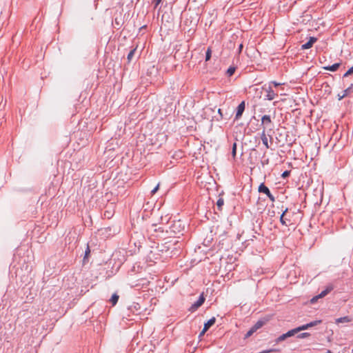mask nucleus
Instances as JSON below:
<instances>
[{"mask_svg": "<svg viewBox=\"0 0 353 353\" xmlns=\"http://www.w3.org/2000/svg\"><path fill=\"white\" fill-rule=\"evenodd\" d=\"M298 333L297 331H296V329L294 328V329H292L291 330H289L288 332H286L285 334H283L282 335H281L280 336H279L276 340V343H279V342H281L282 341H284L288 337H291L292 336H294L295 334Z\"/></svg>", "mask_w": 353, "mask_h": 353, "instance_id": "nucleus-2", "label": "nucleus"}, {"mask_svg": "<svg viewBox=\"0 0 353 353\" xmlns=\"http://www.w3.org/2000/svg\"><path fill=\"white\" fill-rule=\"evenodd\" d=\"M271 83H272L274 86H279L280 85H282L283 83H278L276 81H272Z\"/></svg>", "mask_w": 353, "mask_h": 353, "instance_id": "nucleus-29", "label": "nucleus"}, {"mask_svg": "<svg viewBox=\"0 0 353 353\" xmlns=\"http://www.w3.org/2000/svg\"><path fill=\"white\" fill-rule=\"evenodd\" d=\"M206 332H204V328H203V330L201 332V333L199 334V337L202 336L203 335H204V334Z\"/></svg>", "mask_w": 353, "mask_h": 353, "instance_id": "nucleus-33", "label": "nucleus"}, {"mask_svg": "<svg viewBox=\"0 0 353 353\" xmlns=\"http://www.w3.org/2000/svg\"><path fill=\"white\" fill-rule=\"evenodd\" d=\"M236 154V143H234L233 145H232V154L234 158L235 157Z\"/></svg>", "mask_w": 353, "mask_h": 353, "instance_id": "nucleus-22", "label": "nucleus"}, {"mask_svg": "<svg viewBox=\"0 0 353 353\" xmlns=\"http://www.w3.org/2000/svg\"><path fill=\"white\" fill-rule=\"evenodd\" d=\"M245 110V101H242L237 107V111L236 113V119H239Z\"/></svg>", "mask_w": 353, "mask_h": 353, "instance_id": "nucleus-7", "label": "nucleus"}, {"mask_svg": "<svg viewBox=\"0 0 353 353\" xmlns=\"http://www.w3.org/2000/svg\"><path fill=\"white\" fill-rule=\"evenodd\" d=\"M261 139L262 140V142H263V145L265 146V148H269L270 146H269V144H268V135L266 134L265 130H263V131H262V133H261Z\"/></svg>", "mask_w": 353, "mask_h": 353, "instance_id": "nucleus-9", "label": "nucleus"}, {"mask_svg": "<svg viewBox=\"0 0 353 353\" xmlns=\"http://www.w3.org/2000/svg\"><path fill=\"white\" fill-rule=\"evenodd\" d=\"M90 252V250L89 246L88 245L86 250L85 252V257H87L89 255Z\"/></svg>", "mask_w": 353, "mask_h": 353, "instance_id": "nucleus-28", "label": "nucleus"}, {"mask_svg": "<svg viewBox=\"0 0 353 353\" xmlns=\"http://www.w3.org/2000/svg\"><path fill=\"white\" fill-rule=\"evenodd\" d=\"M276 351L275 350H264L260 353H270V352H274Z\"/></svg>", "mask_w": 353, "mask_h": 353, "instance_id": "nucleus-30", "label": "nucleus"}, {"mask_svg": "<svg viewBox=\"0 0 353 353\" xmlns=\"http://www.w3.org/2000/svg\"><path fill=\"white\" fill-rule=\"evenodd\" d=\"M339 66H340V63H337L333 64L332 65L324 67V69L326 70H330V71H332V72H334V71H336L338 70Z\"/></svg>", "mask_w": 353, "mask_h": 353, "instance_id": "nucleus-12", "label": "nucleus"}, {"mask_svg": "<svg viewBox=\"0 0 353 353\" xmlns=\"http://www.w3.org/2000/svg\"><path fill=\"white\" fill-rule=\"evenodd\" d=\"M235 68L234 67H230L228 70H227V74H228L229 77L233 75V74L235 72Z\"/></svg>", "mask_w": 353, "mask_h": 353, "instance_id": "nucleus-18", "label": "nucleus"}, {"mask_svg": "<svg viewBox=\"0 0 353 353\" xmlns=\"http://www.w3.org/2000/svg\"><path fill=\"white\" fill-rule=\"evenodd\" d=\"M216 321L215 317L211 318L210 320H208L205 324H204V332H207L209 328L212 326Z\"/></svg>", "mask_w": 353, "mask_h": 353, "instance_id": "nucleus-10", "label": "nucleus"}, {"mask_svg": "<svg viewBox=\"0 0 353 353\" xmlns=\"http://www.w3.org/2000/svg\"><path fill=\"white\" fill-rule=\"evenodd\" d=\"M159 188V184H158L151 192L152 194H154Z\"/></svg>", "mask_w": 353, "mask_h": 353, "instance_id": "nucleus-26", "label": "nucleus"}, {"mask_svg": "<svg viewBox=\"0 0 353 353\" xmlns=\"http://www.w3.org/2000/svg\"><path fill=\"white\" fill-rule=\"evenodd\" d=\"M256 331L254 330H253L252 327H251L250 329V330L246 333L245 337V338H248L250 336H251Z\"/></svg>", "mask_w": 353, "mask_h": 353, "instance_id": "nucleus-21", "label": "nucleus"}, {"mask_svg": "<svg viewBox=\"0 0 353 353\" xmlns=\"http://www.w3.org/2000/svg\"><path fill=\"white\" fill-rule=\"evenodd\" d=\"M272 123L270 117L269 115H264L261 118V125L263 126V130L270 126Z\"/></svg>", "mask_w": 353, "mask_h": 353, "instance_id": "nucleus-4", "label": "nucleus"}, {"mask_svg": "<svg viewBox=\"0 0 353 353\" xmlns=\"http://www.w3.org/2000/svg\"><path fill=\"white\" fill-rule=\"evenodd\" d=\"M317 41V39L316 37H311L309 39V41L305 43V44H303L302 46H301V48L303 50H307V49H310V48H312V46H313V44Z\"/></svg>", "mask_w": 353, "mask_h": 353, "instance_id": "nucleus-6", "label": "nucleus"}, {"mask_svg": "<svg viewBox=\"0 0 353 353\" xmlns=\"http://www.w3.org/2000/svg\"><path fill=\"white\" fill-rule=\"evenodd\" d=\"M310 336V334H309V333H307V332H304V333H302V334H299V335L298 336V337H299V338H300V339H303V338L307 337V336Z\"/></svg>", "mask_w": 353, "mask_h": 353, "instance_id": "nucleus-24", "label": "nucleus"}, {"mask_svg": "<svg viewBox=\"0 0 353 353\" xmlns=\"http://www.w3.org/2000/svg\"><path fill=\"white\" fill-rule=\"evenodd\" d=\"M352 321V319L346 316H343V317H340V318H338L335 320V323L339 324V323H350V321Z\"/></svg>", "mask_w": 353, "mask_h": 353, "instance_id": "nucleus-11", "label": "nucleus"}, {"mask_svg": "<svg viewBox=\"0 0 353 353\" xmlns=\"http://www.w3.org/2000/svg\"><path fill=\"white\" fill-rule=\"evenodd\" d=\"M154 2L155 6L157 7L161 2V0H154Z\"/></svg>", "mask_w": 353, "mask_h": 353, "instance_id": "nucleus-32", "label": "nucleus"}, {"mask_svg": "<svg viewBox=\"0 0 353 353\" xmlns=\"http://www.w3.org/2000/svg\"><path fill=\"white\" fill-rule=\"evenodd\" d=\"M258 190L259 192L265 194L272 202L274 201L275 199L274 196L271 194L269 188L267 186H265L263 183H261L259 186Z\"/></svg>", "mask_w": 353, "mask_h": 353, "instance_id": "nucleus-1", "label": "nucleus"}, {"mask_svg": "<svg viewBox=\"0 0 353 353\" xmlns=\"http://www.w3.org/2000/svg\"><path fill=\"white\" fill-rule=\"evenodd\" d=\"M287 210L281 214L280 217L281 223L284 225H288L290 224V221L285 218Z\"/></svg>", "mask_w": 353, "mask_h": 353, "instance_id": "nucleus-13", "label": "nucleus"}, {"mask_svg": "<svg viewBox=\"0 0 353 353\" xmlns=\"http://www.w3.org/2000/svg\"><path fill=\"white\" fill-rule=\"evenodd\" d=\"M224 204V200L223 198H219L216 202V205L219 210H221L222 206Z\"/></svg>", "mask_w": 353, "mask_h": 353, "instance_id": "nucleus-17", "label": "nucleus"}, {"mask_svg": "<svg viewBox=\"0 0 353 353\" xmlns=\"http://www.w3.org/2000/svg\"><path fill=\"white\" fill-rule=\"evenodd\" d=\"M290 175V171H285L283 174H282V177L283 178H286L287 176H288Z\"/></svg>", "mask_w": 353, "mask_h": 353, "instance_id": "nucleus-27", "label": "nucleus"}, {"mask_svg": "<svg viewBox=\"0 0 353 353\" xmlns=\"http://www.w3.org/2000/svg\"><path fill=\"white\" fill-rule=\"evenodd\" d=\"M353 74V66L351 67L345 74H344V77H347L350 74Z\"/></svg>", "mask_w": 353, "mask_h": 353, "instance_id": "nucleus-23", "label": "nucleus"}, {"mask_svg": "<svg viewBox=\"0 0 353 353\" xmlns=\"http://www.w3.org/2000/svg\"><path fill=\"white\" fill-rule=\"evenodd\" d=\"M204 301H205V298L203 297V295H201L199 299H198L197 301H196L192 305V309L193 310H196L197 308H199L203 303H204Z\"/></svg>", "mask_w": 353, "mask_h": 353, "instance_id": "nucleus-8", "label": "nucleus"}, {"mask_svg": "<svg viewBox=\"0 0 353 353\" xmlns=\"http://www.w3.org/2000/svg\"><path fill=\"white\" fill-rule=\"evenodd\" d=\"M118 300H119V296L116 294H114L110 299V301L113 305L117 304Z\"/></svg>", "mask_w": 353, "mask_h": 353, "instance_id": "nucleus-16", "label": "nucleus"}, {"mask_svg": "<svg viewBox=\"0 0 353 353\" xmlns=\"http://www.w3.org/2000/svg\"><path fill=\"white\" fill-rule=\"evenodd\" d=\"M264 324V321H258L252 327L253 328V330L256 331L257 330L260 329Z\"/></svg>", "mask_w": 353, "mask_h": 353, "instance_id": "nucleus-15", "label": "nucleus"}, {"mask_svg": "<svg viewBox=\"0 0 353 353\" xmlns=\"http://www.w3.org/2000/svg\"><path fill=\"white\" fill-rule=\"evenodd\" d=\"M265 91L267 92L265 99L269 101L273 100L277 96V94L274 92L270 86H269L268 88H265Z\"/></svg>", "mask_w": 353, "mask_h": 353, "instance_id": "nucleus-5", "label": "nucleus"}, {"mask_svg": "<svg viewBox=\"0 0 353 353\" xmlns=\"http://www.w3.org/2000/svg\"><path fill=\"white\" fill-rule=\"evenodd\" d=\"M347 90H345L344 91V93L343 94V95L339 97V99H343L344 97H345V96H346V94H347Z\"/></svg>", "mask_w": 353, "mask_h": 353, "instance_id": "nucleus-31", "label": "nucleus"}, {"mask_svg": "<svg viewBox=\"0 0 353 353\" xmlns=\"http://www.w3.org/2000/svg\"><path fill=\"white\" fill-rule=\"evenodd\" d=\"M218 112H219V113H220V114H221V109H219V111H218Z\"/></svg>", "mask_w": 353, "mask_h": 353, "instance_id": "nucleus-36", "label": "nucleus"}, {"mask_svg": "<svg viewBox=\"0 0 353 353\" xmlns=\"http://www.w3.org/2000/svg\"><path fill=\"white\" fill-rule=\"evenodd\" d=\"M333 288L332 286H328L326 288V289L323 291H322L319 294L320 298H323L329 292H330L332 290Z\"/></svg>", "mask_w": 353, "mask_h": 353, "instance_id": "nucleus-14", "label": "nucleus"}, {"mask_svg": "<svg viewBox=\"0 0 353 353\" xmlns=\"http://www.w3.org/2000/svg\"><path fill=\"white\" fill-rule=\"evenodd\" d=\"M319 299H321L319 295L314 296L311 300L310 302L312 303H314L317 301Z\"/></svg>", "mask_w": 353, "mask_h": 353, "instance_id": "nucleus-25", "label": "nucleus"}, {"mask_svg": "<svg viewBox=\"0 0 353 353\" xmlns=\"http://www.w3.org/2000/svg\"><path fill=\"white\" fill-rule=\"evenodd\" d=\"M321 323V321H320V320L314 321L310 322L309 323L299 326V327H296V329L297 332H299L300 331L305 330L310 327L316 326V325L320 324Z\"/></svg>", "mask_w": 353, "mask_h": 353, "instance_id": "nucleus-3", "label": "nucleus"}, {"mask_svg": "<svg viewBox=\"0 0 353 353\" xmlns=\"http://www.w3.org/2000/svg\"><path fill=\"white\" fill-rule=\"evenodd\" d=\"M176 224H179L180 225V221H177L176 223H175L174 225H173V228H174L176 226Z\"/></svg>", "mask_w": 353, "mask_h": 353, "instance_id": "nucleus-34", "label": "nucleus"}, {"mask_svg": "<svg viewBox=\"0 0 353 353\" xmlns=\"http://www.w3.org/2000/svg\"><path fill=\"white\" fill-rule=\"evenodd\" d=\"M242 48H243V45H242V44H241V45L239 46V52H241V51Z\"/></svg>", "mask_w": 353, "mask_h": 353, "instance_id": "nucleus-35", "label": "nucleus"}, {"mask_svg": "<svg viewBox=\"0 0 353 353\" xmlns=\"http://www.w3.org/2000/svg\"><path fill=\"white\" fill-rule=\"evenodd\" d=\"M135 51H136V48H134V49L132 50L129 52V54H128V61H129L132 59V57H133V56H134V54Z\"/></svg>", "mask_w": 353, "mask_h": 353, "instance_id": "nucleus-20", "label": "nucleus"}, {"mask_svg": "<svg viewBox=\"0 0 353 353\" xmlns=\"http://www.w3.org/2000/svg\"><path fill=\"white\" fill-rule=\"evenodd\" d=\"M212 51L210 48H208L205 54V61H208L210 59Z\"/></svg>", "mask_w": 353, "mask_h": 353, "instance_id": "nucleus-19", "label": "nucleus"}]
</instances>
